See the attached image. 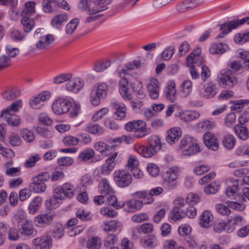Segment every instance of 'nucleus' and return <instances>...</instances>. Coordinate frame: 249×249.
<instances>
[{"label":"nucleus","mask_w":249,"mask_h":249,"mask_svg":"<svg viewBox=\"0 0 249 249\" xmlns=\"http://www.w3.org/2000/svg\"><path fill=\"white\" fill-rule=\"evenodd\" d=\"M185 217V211L173 209L170 212V217L174 221L182 219Z\"/></svg>","instance_id":"e2e57ef3"},{"label":"nucleus","mask_w":249,"mask_h":249,"mask_svg":"<svg viewBox=\"0 0 249 249\" xmlns=\"http://www.w3.org/2000/svg\"><path fill=\"white\" fill-rule=\"evenodd\" d=\"M22 101L21 99L16 100L6 109L1 111L0 117H3L4 113H11V111L18 112L22 107Z\"/></svg>","instance_id":"473e14b6"},{"label":"nucleus","mask_w":249,"mask_h":249,"mask_svg":"<svg viewBox=\"0 0 249 249\" xmlns=\"http://www.w3.org/2000/svg\"><path fill=\"white\" fill-rule=\"evenodd\" d=\"M119 91L123 98L126 100H131L132 99L131 94L129 92L128 82L124 78H122L119 81Z\"/></svg>","instance_id":"aec40b11"},{"label":"nucleus","mask_w":249,"mask_h":249,"mask_svg":"<svg viewBox=\"0 0 249 249\" xmlns=\"http://www.w3.org/2000/svg\"><path fill=\"white\" fill-rule=\"evenodd\" d=\"M114 145L110 146L104 142L100 141L96 142L94 145V148L103 154L105 152L109 150L110 149H114Z\"/></svg>","instance_id":"603ef678"},{"label":"nucleus","mask_w":249,"mask_h":249,"mask_svg":"<svg viewBox=\"0 0 249 249\" xmlns=\"http://www.w3.org/2000/svg\"><path fill=\"white\" fill-rule=\"evenodd\" d=\"M136 151L145 158H151L155 154L156 152L152 151V149L148 146L140 145L135 147Z\"/></svg>","instance_id":"4c0bfd02"},{"label":"nucleus","mask_w":249,"mask_h":249,"mask_svg":"<svg viewBox=\"0 0 249 249\" xmlns=\"http://www.w3.org/2000/svg\"><path fill=\"white\" fill-rule=\"evenodd\" d=\"M95 155V152L92 149H87L81 152L78 158L83 161H86L93 158Z\"/></svg>","instance_id":"5fc2aeb1"},{"label":"nucleus","mask_w":249,"mask_h":249,"mask_svg":"<svg viewBox=\"0 0 249 249\" xmlns=\"http://www.w3.org/2000/svg\"><path fill=\"white\" fill-rule=\"evenodd\" d=\"M213 214L210 211H204L200 215L199 225L204 228H208L212 225Z\"/></svg>","instance_id":"4be33fe9"},{"label":"nucleus","mask_w":249,"mask_h":249,"mask_svg":"<svg viewBox=\"0 0 249 249\" xmlns=\"http://www.w3.org/2000/svg\"><path fill=\"white\" fill-rule=\"evenodd\" d=\"M144 64L142 63L140 60L134 61L132 63H129L125 65V69H123L119 72L120 77H123L122 74L124 75L127 74V71L138 69L143 67Z\"/></svg>","instance_id":"2f4dec72"},{"label":"nucleus","mask_w":249,"mask_h":249,"mask_svg":"<svg viewBox=\"0 0 249 249\" xmlns=\"http://www.w3.org/2000/svg\"><path fill=\"white\" fill-rule=\"evenodd\" d=\"M197 128L201 131L210 130L214 126L213 123L209 120H205L197 124Z\"/></svg>","instance_id":"4d7b16f0"},{"label":"nucleus","mask_w":249,"mask_h":249,"mask_svg":"<svg viewBox=\"0 0 249 249\" xmlns=\"http://www.w3.org/2000/svg\"><path fill=\"white\" fill-rule=\"evenodd\" d=\"M237 21L235 20L224 23L221 25L219 30L222 32L217 36V38H222L229 33L232 30L238 27Z\"/></svg>","instance_id":"f3484780"},{"label":"nucleus","mask_w":249,"mask_h":249,"mask_svg":"<svg viewBox=\"0 0 249 249\" xmlns=\"http://www.w3.org/2000/svg\"><path fill=\"white\" fill-rule=\"evenodd\" d=\"M137 231L139 233H151L153 231V226L150 223H145L140 225L137 228Z\"/></svg>","instance_id":"052dcab7"},{"label":"nucleus","mask_w":249,"mask_h":249,"mask_svg":"<svg viewBox=\"0 0 249 249\" xmlns=\"http://www.w3.org/2000/svg\"><path fill=\"white\" fill-rule=\"evenodd\" d=\"M54 216L52 214H40L35 217L34 219L35 224L38 227H46L50 225Z\"/></svg>","instance_id":"f8f14e48"},{"label":"nucleus","mask_w":249,"mask_h":249,"mask_svg":"<svg viewBox=\"0 0 249 249\" xmlns=\"http://www.w3.org/2000/svg\"><path fill=\"white\" fill-rule=\"evenodd\" d=\"M36 180L33 178L32 182L29 185L31 190L36 193L44 192L46 189V184Z\"/></svg>","instance_id":"72a5a7b5"},{"label":"nucleus","mask_w":249,"mask_h":249,"mask_svg":"<svg viewBox=\"0 0 249 249\" xmlns=\"http://www.w3.org/2000/svg\"><path fill=\"white\" fill-rule=\"evenodd\" d=\"M54 37L51 34L44 35L36 44V48L39 50H45L54 42Z\"/></svg>","instance_id":"2eb2a0df"},{"label":"nucleus","mask_w":249,"mask_h":249,"mask_svg":"<svg viewBox=\"0 0 249 249\" xmlns=\"http://www.w3.org/2000/svg\"><path fill=\"white\" fill-rule=\"evenodd\" d=\"M229 207L222 204H217L215 205V209L217 213L223 216H228L231 213Z\"/></svg>","instance_id":"338daca9"},{"label":"nucleus","mask_w":249,"mask_h":249,"mask_svg":"<svg viewBox=\"0 0 249 249\" xmlns=\"http://www.w3.org/2000/svg\"><path fill=\"white\" fill-rule=\"evenodd\" d=\"M228 46L226 44L221 43H216L213 45L209 49L211 54L223 53L226 51Z\"/></svg>","instance_id":"a19ab883"},{"label":"nucleus","mask_w":249,"mask_h":249,"mask_svg":"<svg viewBox=\"0 0 249 249\" xmlns=\"http://www.w3.org/2000/svg\"><path fill=\"white\" fill-rule=\"evenodd\" d=\"M205 144L209 148L216 151L218 149V142L217 139L211 132H206L203 135Z\"/></svg>","instance_id":"6ab92c4d"},{"label":"nucleus","mask_w":249,"mask_h":249,"mask_svg":"<svg viewBox=\"0 0 249 249\" xmlns=\"http://www.w3.org/2000/svg\"><path fill=\"white\" fill-rule=\"evenodd\" d=\"M72 77L70 73H64L60 74L53 78V82L55 84H60L64 82H67Z\"/></svg>","instance_id":"864d4df0"},{"label":"nucleus","mask_w":249,"mask_h":249,"mask_svg":"<svg viewBox=\"0 0 249 249\" xmlns=\"http://www.w3.org/2000/svg\"><path fill=\"white\" fill-rule=\"evenodd\" d=\"M112 0H94L93 6H92V10L90 13L95 14L103 11L107 8V6L109 4Z\"/></svg>","instance_id":"412c9836"},{"label":"nucleus","mask_w":249,"mask_h":249,"mask_svg":"<svg viewBox=\"0 0 249 249\" xmlns=\"http://www.w3.org/2000/svg\"><path fill=\"white\" fill-rule=\"evenodd\" d=\"M146 89L151 99H157L159 97L160 85L157 79L152 78L148 81Z\"/></svg>","instance_id":"9b49d317"},{"label":"nucleus","mask_w":249,"mask_h":249,"mask_svg":"<svg viewBox=\"0 0 249 249\" xmlns=\"http://www.w3.org/2000/svg\"><path fill=\"white\" fill-rule=\"evenodd\" d=\"M36 3L33 1H30L25 3V7L21 13V16L32 15L35 12V5Z\"/></svg>","instance_id":"09e8293b"},{"label":"nucleus","mask_w":249,"mask_h":249,"mask_svg":"<svg viewBox=\"0 0 249 249\" xmlns=\"http://www.w3.org/2000/svg\"><path fill=\"white\" fill-rule=\"evenodd\" d=\"M33 244L36 247V249H50L52 246L53 240L49 236H42L34 239Z\"/></svg>","instance_id":"9d476101"},{"label":"nucleus","mask_w":249,"mask_h":249,"mask_svg":"<svg viewBox=\"0 0 249 249\" xmlns=\"http://www.w3.org/2000/svg\"><path fill=\"white\" fill-rule=\"evenodd\" d=\"M132 196L133 198H135L136 199H142V200H140L143 202V204L152 203L154 201V198L148 194V192L147 191H143L136 192L133 193Z\"/></svg>","instance_id":"cd10ccee"},{"label":"nucleus","mask_w":249,"mask_h":249,"mask_svg":"<svg viewBox=\"0 0 249 249\" xmlns=\"http://www.w3.org/2000/svg\"><path fill=\"white\" fill-rule=\"evenodd\" d=\"M42 201V199L40 196L36 197L29 206V213L32 214H35L39 209Z\"/></svg>","instance_id":"ea45409f"},{"label":"nucleus","mask_w":249,"mask_h":249,"mask_svg":"<svg viewBox=\"0 0 249 249\" xmlns=\"http://www.w3.org/2000/svg\"><path fill=\"white\" fill-rule=\"evenodd\" d=\"M18 224L19 231L22 235L34 236L37 234V231L34 228L31 221L29 220H20Z\"/></svg>","instance_id":"423d86ee"},{"label":"nucleus","mask_w":249,"mask_h":249,"mask_svg":"<svg viewBox=\"0 0 249 249\" xmlns=\"http://www.w3.org/2000/svg\"><path fill=\"white\" fill-rule=\"evenodd\" d=\"M84 81L79 78L70 79L66 83V89L71 92L76 93L79 92L84 87Z\"/></svg>","instance_id":"0eeeda50"},{"label":"nucleus","mask_w":249,"mask_h":249,"mask_svg":"<svg viewBox=\"0 0 249 249\" xmlns=\"http://www.w3.org/2000/svg\"><path fill=\"white\" fill-rule=\"evenodd\" d=\"M200 116V113L196 111H186L181 112L180 119L185 122H188L196 120Z\"/></svg>","instance_id":"c85d7f7f"},{"label":"nucleus","mask_w":249,"mask_h":249,"mask_svg":"<svg viewBox=\"0 0 249 249\" xmlns=\"http://www.w3.org/2000/svg\"><path fill=\"white\" fill-rule=\"evenodd\" d=\"M164 92L167 99L170 102H174L177 99L176 84L174 81H169L164 89Z\"/></svg>","instance_id":"a211bd4d"},{"label":"nucleus","mask_w":249,"mask_h":249,"mask_svg":"<svg viewBox=\"0 0 249 249\" xmlns=\"http://www.w3.org/2000/svg\"><path fill=\"white\" fill-rule=\"evenodd\" d=\"M99 189L100 193L104 196L109 195L113 192V190L107 178L102 179L99 185Z\"/></svg>","instance_id":"c9c22d12"},{"label":"nucleus","mask_w":249,"mask_h":249,"mask_svg":"<svg viewBox=\"0 0 249 249\" xmlns=\"http://www.w3.org/2000/svg\"><path fill=\"white\" fill-rule=\"evenodd\" d=\"M113 177L116 184L120 187H127L132 182V178L131 174L124 170H116Z\"/></svg>","instance_id":"7ed1b4c3"},{"label":"nucleus","mask_w":249,"mask_h":249,"mask_svg":"<svg viewBox=\"0 0 249 249\" xmlns=\"http://www.w3.org/2000/svg\"><path fill=\"white\" fill-rule=\"evenodd\" d=\"M148 145L157 153L161 148L160 139L157 135L150 136L148 138Z\"/></svg>","instance_id":"a878e982"},{"label":"nucleus","mask_w":249,"mask_h":249,"mask_svg":"<svg viewBox=\"0 0 249 249\" xmlns=\"http://www.w3.org/2000/svg\"><path fill=\"white\" fill-rule=\"evenodd\" d=\"M164 181L163 185L167 189L172 190L175 189L177 186V181L176 178H169V176L165 175V177H163Z\"/></svg>","instance_id":"a18cd8bd"},{"label":"nucleus","mask_w":249,"mask_h":249,"mask_svg":"<svg viewBox=\"0 0 249 249\" xmlns=\"http://www.w3.org/2000/svg\"><path fill=\"white\" fill-rule=\"evenodd\" d=\"M226 203L230 208L237 211L241 212L244 211L246 208V205L242 203L228 201Z\"/></svg>","instance_id":"680f3d73"},{"label":"nucleus","mask_w":249,"mask_h":249,"mask_svg":"<svg viewBox=\"0 0 249 249\" xmlns=\"http://www.w3.org/2000/svg\"><path fill=\"white\" fill-rule=\"evenodd\" d=\"M79 20L77 18L72 19L66 26V33L68 35H71L74 33L76 29Z\"/></svg>","instance_id":"6e6d98bb"},{"label":"nucleus","mask_w":249,"mask_h":249,"mask_svg":"<svg viewBox=\"0 0 249 249\" xmlns=\"http://www.w3.org/2000/svg\"><path fill=\"white\" fill-rule=\"evenodd\" d=\"M249 100H239L234 101H231V104H232L230 107L231 110H235L240 112L245 104H248Z\"/></svg>","instance_id":"de8ad7c7"},{"label":"nucleus","mask_w":249,"mask_h":249,"mask_svg":"<svg viewBox=\"0 0 249 249\" xmlns=\"http://www.w3.org/2000/svg\"><path fill=\"white\" fill-rule=\"evenodd\" d=\"M117 154V153H114L106 160L101 167V172L102 174L108 175L114 169L116 164L115 159Z\"/></svg>","instance_id":"ddd939ff"},{"label":"nucleus","mask_w":249,"mask_h":249,"mask_svg":"<svg viewBox=\"0 0 249 249\" xmlns=\"http://www.w3.org/2000/svg\"><path fill=\"white\" fill-rule=\"evenodd\" d=\"M21 23L23 26V29L25 33H28L33 29L35 25V20L32 18L27 16H22Z\"/></svg>","instance_id":"e433bc0d"},{"label":"nucleus","mask_w":249,"mask_h":249,"mask_svg":"<svg viewBox=\"0 0 249 249\" xmlns=\"http://www.w3.org/2000/svg\"><path fill=\"white\" fill-rule=\"evenodd\" d=\"M241 68V65L239 62L235 61L231 62L226 70L221 71V76L218 78L220 85L224 88L233 87L237 83L236 75Z\"/></svg>","instance_id":"f257e3e1"},{"label":"nucleus","mask_w":249,"mask_h":249,"mask_svg":"<svg viewBox=\"0 0 249 249\" xmlns=\"http://www.w3.org/2000/svg\"><path fill=\"white\" fill-rule=\"evenodd\" d=\"M54 37L51 34L44 35L36 44V48L39 50H45L54 42Z\"/></svg>","instance_id":"4468645a"},{"label":"nucleus","mask_w":249,"mask_h":249,"mask_svg":"<svg viewBox=\"0 0 249 249\" xmlns=\"http://www.w3.org/2000/svg\"><path fill=\"white\" fill-rule=\"evenodd\" d=\"M51 233L54 238L60 239L62 238L64 235V228L61 223L55 222L52 226Z\"/></svg>","instance_id":"393cba45"},{"label":"nucleus","mask_w":249,"mask_h":249,"mask_svg":"<svg viewBox=\"0 0 249 249\" xmlns=\"http://www.w3.org/2000/svg\"><path fill=\"white\" fill-rule=\"evenodd\" d=\"M68 20V15L66 14H58L52 19L51 24L53 27L60 29L63 24L66 22Z\"/></svg>","instance_id":"bb28decb"},{"label":"nucleus","mask_w":249,"mask_h":249,"mask_svg":"<svg viewBox=\"0 0 249 249\" xmlns=\"http://www.w3.org/2000/svg\"><path fill=\"white\" fill-rule=\"evenodd\" d=\"M71 107V103L69 100L58 98L54 101L52 105V109L56 114L61 115L67 113Z\"/></svg>","instance_id":"39448f33"},{"label":"nucleus","mask_w":249,"mask_h":249,"mask_svg":"<svg viewBox=\"0 0 249 249\" xmlns=\"http://www.w3.org/2000/svg\"><path fill=\"white\" fill-rule=\"evenodd\" d=\"M75 194V188L70 183H65L60 188L54 190V196L59 200L65 197L71 198Z\"/></svg>","instance_id":"20e7f679"},{"label":"nucleus","mask_w":249,"mask_h":249,"mask_svg":"<svg viewBox=\"0 0 249 249\" xmlns=\"http://www.w3.org/2000/svg\"><path fill=\"white\" fill-rule=\"evenodd\" d=\"M217 93V89L215 85L212 83H209L206 88L199 90V93L201 96L206 98L213 97Z\"/></svg>","instance_id":"b1692460"},{"label":"nucleus","mask_w":249,"mask_h":249,"mask_svg":"<svg viewBox=\"0 0 249 249\" xmlns=\"http://www.w3.org/2000/svg\"><path fill=\"white\" fill-rule=\"evenodd\" d=\"M200 151V148L198 143L196 142L190 145L186 149L181 151L182 155L184 156H191L197 154Z\"/></svg>","instance_id":"f704fd0d"},{"label":"nucleus","mask_w":249,"mask_h":249,"mask_svg":"<svg viewBox=\"0 0 249 249\" xmlns=\"http://www.w3.org/2000/svg\"><path fill=\"white\" fill-rule=\"evenodd\" d=\"M20 94V91L16 88H10L2 93L3 98L6 100H13L18 98Z\"/></svg>","instance_id":"7c9ffc66"},{"label":"nucleus","mask_w":249,"mask_h":249,"mask_svg":"<svg viewBox=\"0 0 249 249\" xmlns=\"http://www.w3.org/2000/svg\"><path fill=\"white\" fill-rule=\"evenodd\" d=\"M184 245L187 249H194L197 246L196 242L194 236H186L184 239Z\"/></svg>","instance_id":"bf43d9fd"},{"label":"nucleus","mask_w":249,"mask_h":249,"mask_svg":"<svg viewBox=\"0 0 249 249\" xmlns=\"http://www.w3.org/2000/svg\"><path fill=\"white\" fill-rule=\"evenodd\" d=\"M101 245V240L97 236L92 237L88 241L87 248L89 249H100Z\"/></svg>","instance_id":"8fccbe9b"},{"label":"nucleus","mask_w":249,"mask_h":249,"mask_svg":"<svg viewBox=\"0 0 249 249\" xmlns=\"http://www.w3.org/2000/svg\"><path fill=\"white\" fill-rule=\"evenodd\" d=\"M192 90V82L189 80H185L180 86V92L182 95L187 97L190 94Z\"/></svg>","instance_id":"37998d69"},{"label":"nucleus","mask_w":249,"mask_h":249,"mask_svg":"<svg viewBox=\"0 0 249 249\" xmlns=\"http://www.w3.org/2000/svg\"><path fill=\"white\" fill-rule=\"evenodd\" d=\"M175 52V49L173 46L166 48L161 53V57L164 60H169L173 56Z\"/></svg>","instance_id":"0e129e2a"},{"label":"nucleus","mask_w":249,"mask_h":249,"mask_svg":"<svg viewBox=\"0 0 249 249\" xmlns=\"http://www.w3.org/2000/svg\"><path fill=\"white\" fill-rule=\"evenodd\" d=\"M179 173V169L177 166H174L169 168L163 173V177H165V175L169 178H177Z\"/></svg>","instance_id":"13d9d810"},{"label":"nucleus","mask_w":249,"mask_h":249,"mask_svg":"<svg viewBox=\"0 0 249 249\" xmlns=\"http://www.w3.org/2000/svg\"><path fill=\"white\" fill-rule=\"evenodd\" d=\"M143 202L140 200L133 198L122 203L124 210L129 213H134L140 210L143 206Z\"/></svg>","instance_id":"1a4fd4ad"},{"label":"nucleus","mask_w":249,"mask_h":249,"mask_svg":"<svg viewBox=\"0 0 249 249\" xmlns=\"http://www.w3.org/2000/svg\"><path fill=\"white\" fill-rule=\"evenodd\" d=\"M140 243L141 245L144 248L148 249H152L156 248L158 244L159 241L154 235H149L143 237L140 239Z\"/></svg>","instance_id":"dca6fc26"},{"label":"nucleus","mask_w":249,"mask_h":249,"mask_svg":"<svg viewBox=\"0 0 249 249\" xmlns=\"http://www.w3.org/2000/svg\"><path fill=\"white\" fill-rule=\"evenodd\" d=\"M234 41L236 43L240 44L249 41V32L246 33L236 35L234 36Z\"/></svg>","instance_id":"69168bd1"},{"label":"nucleus","mask_w":249,"mask_h":249,"mask_svg":"<svg viewBox=\"0 0 249 249\" xmlns=\"http://www.w3.org/2000/svg\"><path fill=\"white\" fill-rule=\"evenodd\" d=\"M181 136V132L179 128H172L168 130L166 141L170 144H172L178 141Z\"/></svg>","instance_id":"5701e85b"},{"label":"nucleus","mask_w":249,"mask_h":249,"mask_svg":"<svg viewBox=\"0 0 249 249\" xmlns=\"http://www.w3.org/2000/svg\"><path fill=\"white\" fill-rule=\"evenodd\" d=\"M200 62H195L196 64L197 63L198 65L199 64L201 66V77L202 79L205 81L207 79L211 76V71L209 68L206 65H202V63L204 62V60L203 58L200 59Z\"/></svg>","instance_id":"49530a36"},{"label":"nucleus","mask_w":249,"mask_h":249,"mask_svg":"<svg viewBox=\"0 0 249 249\" xmlns=\"http://www.w3.org/2000/svg\"><path fill=\"white\" fill-rule=\"evenodd\" d=\"M234 131L241 140L245 141L249 138V133L247 128L244 125L236 124L234 127Z\"/></svg>","instance_id":"c756f323"},{"label":"nucleus","mask_w":249,"mask_h":249,"mask_svg":"<svg viewBox=\"0 0 249 249\" xmlns=\"http://www.w3.org/2000/svg\"><path fill=\"white\" fill-rule=\"evenodd\" d=\"M224 147L227 149L233 148L236 143V139L231 134L226 135L223 140Z\"/></svg>","instance_id":"79ce46f5"},{"label":"nucleus","mask_w":249,"mask_h":249,"mask_svg":"<svg viewBox=\"0 0 249 249\" xmlns=\"http://www.w3.org/2000/svg\"><path fill=\"white\" fill-rule=\"evenodd\" d=\"M7 124L12 126H18L20 124L19 117L15 114L4 113V116Z\"/></svg>","instance_id":"58836bf2"},{"label":"nucleus","mask_w":249,"mask_h":249,"mask_svg":"<svg viewBox=\"0 0 249 249\" xmlns=\"http://www.w3.org/2000/svg\"><path fill=\"white\" fill-rule=\"evenodd\" d=\"M195 142L196 141L193 137L189 136H185L181 139L179 148L183 151L190 145H192V144Z\"/></svg>","instance_id":"3c124183"},{"label":"nucleus","mask_w":249,"mask_h":249,"mask_svg":"<svg viewBox=\"0 0 249 249\" xmlns=\"http://www.w3.org/2000/svg\"><path fill=\"white\" fill-rule=\"evenodd\" d=\"M85 130L95 135H101L104 132V128L98 124H89L86 126Z\"/></svg>","instance_id":"c03bdc74"},{"label":"nucleus","mask_w":249,"mask_h":249,"mask_svg":"<svg viewBox=\"0 0 249 249\" xmlns=\"http://www.w3.org/2000/svg\"><path fill=\"white\" fill-rule=\"evenodd\" d=\"M108 91V88L105 83L95 84L90 92V102L93 106H98L100 104L101 99L104 98Z\"/></svg>","instance_id":"f03ea898"},{"label":"nucleus","mask_w":249,"mask_h":249,"mask_svg":"<svg viewBox=\"0 0 249 249\" xmlns=\"http://www.w3.org/2000/svg\"><path fill=\"white\" fill-rule=\"evenodd\" d=\"M111 106L115 110L114 114L116 119L122 120L125 118L127 109L124 103L113 100L111 102Z\"/></svg>","instance_id":"6e6552de"},{"label":"nucleus","mask_w":249,"mask_h":249,"mask_svg":"<svg viewBox=\"0 0 249 249\" xmlns=\"http://www.w3.org/2000/svg\"><path fill=\"white\" fill-rule=\"evenodd\" d=\"M200 200V198L198 195L190 193L187 196L186 202L189 205H194L198 203Z\"/></svg>","instance_id":"774afa93"}]
</instances>
